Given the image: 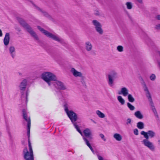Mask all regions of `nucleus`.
<instances>
[{
	"instance_id": "nucleus-1",
	"label": "nucleus",
	"mask_w": 160,
	"mask_h": 160,
	"mask_svg": "<svg viewBox=\"0 0 160 160\" xmlns=\"http://www.w3.org/2000/svg\"><path fill=\"white\" fill-rule=\"evenodd\" d=\"M140 133L141 135H143L144 137L145 138V139H143L142 141V143L152 151H154L155 149V146L153 143L150 142L148 139L149 138H152L155 136V132L153 131L149 130L147 132L142 131Z\"/></svg>"
},
{
	"instance_id": "nucleus-2",
	"label": "nucleus",
	"mask_w": 160,
	"mask_h": 160,
	"mask_svg": "<svg viewBox=\"0 0 160 160\" xmlns=\"http://www.w3.org/2000/svg\"><path fill=\"white\" fill-rule=\"evenodd\" d=\"M18 21L20 24L29 33L31 36L34 39L37 40V42H39L40 40L38 35L36 32L33 30L32 28L28 23H27L23 19L21 18H18Z\"/></svg>"
},
{
	"instance_id": "nucleus-3",
	"label": "nucleus",
	"mask_w": 160,
	"mask_h": 160,
	"mask_svg": "<svg viewBox=\"0 0 160 160\" xmlns=\"http://www.w3.org/2000/svg\"><path fill=\"white\" fill-rule=\"evenodd\" d=\"M27 84V80L26 79H23L20 83L19 86L20 89L21 90V92L22 94L21 98L23 100H25L27 104L28 102V95L29 91L27 90L25 94L24 93V91H25Z\"/></svg>"
},
{
	"instance_id": "nucleus-4",
	"label": "nucleus",
	"mask_w": 160,
	"mask_h": 160,
	"mask_svg": "<svg viewBox=\"0 0 160 160\" xmlns=\"http://www.w3.org/2000/svg\"><path fill=\"white\" fill-rule=\"evenodd\" d=\"M42 77L49 86L51 85V81H56L57 79L55 75L50 72H46L42 73Z\"/></svg>"
},
{
	"instance_id": "nucleus-5",
	"label": "nucleus",
	"mask_w": 160,
	"mask_h": 160,
	"mask_svg": "<svg viewBox=\"0 0 160 160\" xmlns=\"http://www.w3.org/2000/svg\"><path fill=\"white\" fill-rule=\"evenodd\" d=\"M65 111L68 117H69L72 123H74L78 119L77 114L72 110L69 111L67 105H64Z\"/></svg>"
},
{
	"instance_id": "nucleus-6",
	"label": "nucleus",
	"mask_w": 160,
	"mask_h": 160,
	"mask_svg": "<svg viewBox=\"0 0 160 160\" xmlns=\"http://www.w3.org/2000/svg\"><path fill=\"white\" fill-rule=\"evenodd\" d=\"M38 28L47 37L51 38L52 39L57 41L61 42L62 40L58 36L49 32L48 31L42 28L40 26H37Z\"/></svg>"
},
{
	"instance_id": "nucleus-7",
	"label": "nucleus",
	"mask_w": 160,
	"mask_h": 160,
	"mask_svg": "<svg viewBox=\"0 0 160 160\" xmlns=\"http://www.w3.org/2000/svg\"><path fill=\"white\" fill-rule=\"evenodd\" d=\"M108 84L112 86L113 84L114 80L118 77V73L114 70H112L110 71L108 75Z\"/></svg>"
},
{
	"instance_id": "nucleus-8",
	"label": "nucleus",
	"mask_w": 160,
	"mask_h": 160,
	"mask_svg": "<svg viewBox=\"0 0 160 160\" xmlns=\"http://www.w3.org/2000/svg\"><path fill=\"white\" fill-rule=\"evenodd\" d=\"M28 151L27 147H25L23 151V157L25 160H34L33 150Z\"/></svg>"
},
{
	"instance_id": "nucleus-9",
	"label": "nucleus",
	"mask_w": 160,
	"mask_h": 160,
	"mask_svg": "<svg viewBox=\"0 0 160 160\" xmlns=\"http://www.w3.org/2000/svg\"><path fill=\"white\" fill-rule=\"evenodd\" d=\"M92 23L95 27L96 31L100 35H102L103 33V31L102 28L101 24L96 20H93L92 21Z\"/></svg>"
},
{
	"instance_id": "nucleus-10",
	"label": "nucleus",
	"mask_w": 160,
	"mask_h": 160,
	"mask_svg": "<svg viewBox=\"0 0 160 160\" xmlns=\"http://www.w3.org/2000/svg\"><path fill=\"white\" fill-rule=\"evenodd\" d=\"M23 116V118L27 122V128H28V138H29L30 136V131L31 126V120L30 118L29 117L28 118L27 115L26 113V110L23 109L22 111Z\"/></svg>"
},
{
	"instance_id": "nucleus-11",
	"label": "nucleus",
	"mask_w": 160,
	"mask_h": 160,
	"mask_svg": "<svg viewBox=\"0 0 160 160\" xmlns=\"http://www.w3.org/2000/svg\"><path fill=\"white\" fill-rule=\"evenodd\" d=\"M54 85L55 87L58 89L62 90H66L67 89L66 86L64 83L60 81H56L54 82Z\"/></svg>"
},
{
	"instance_id": "nucleus-12",
	"label": "nucleus",
	"mask_w": 160,
	"mask_h": 160,
	"mask_svg": "<svg viewBox=\"0 0 160 160\" xmlns=\"http://www.w3.org/2000/svg\"><path fill=\"white\" fill-rule=\"evenodd\" d=\"M83 133L85 137L88 138L89 140H90L92 139V134L91 130L88 128H87L85 129L83 131Z\"/></svg>"
},
{
	"instance_id": "nucleus-13",
	"label": "nucleus",
	"mask_w": 160,
	"mask_h": 160,
	"mask_svg": "<svg viewBox=\"0 0 160 160\" xmlns=\"http://www.w3.org/2000/svg\"><path fill=\"white\" fill-rule=\"evenodd\" d=\"M33 6L35 7L39 11L41 12L43 14V15L46 17L49 18V19L51 18V17L46 12L44 11L40 8L39 7H38V6H36L34 4H33Z\"/></svg>"
},
{
	"instance_id": "nucleus-14",
	"label": "nucleus",
	"mask_w": 160,
	"mask_h": 160,
	"mask_svg": "<svg viewBox=\"0 0 160 160\" xmlns=\"http://www.w3.org/2000/svg\"><path fill=\"white\" fill-rule=\"evenodd\" d=\"M143 88H144V91L146 92V96L148 98V101L152 99L150 92L146 84H144Z\"/></svg>"
},
{
	"instance_id": "nucleus-15",
	"label": "nucleus",
	"mask_w": 160,
	"mask_h": 160,
	"mask_svg": "<svg viewBox=\"0 0 160 160\" xmlns=\"http://www.w3.org/2000/svg\"><path fill=\"white\" fill-rule=\"evenodd\" d=\"M71 72L74 76L75 77H82V74L81 72L77 71L74 68H72L71 69Z\"/></svg>"
},
{
	"instance_id": "nucleus-16",
	"label": "nucleus",
	"mask_w": 160,
	"mask_h": 160,
	"mask_svg": "<svg viewBox=\"0 0 160 160\" xmlns=\"http://www.w3.org/2000/svg\"><path fill=\"white\" fill-rule=\"evenodd\" d=\"M128 90L127 88L125 87H123L121 89L120 91L118 92L119 94H122L124 96H126L128 95Z\"/></svg>"
},
{
	"instance_id": "nucleus-17",
	"label": "nucleus",
	"mask_w": 160,
	"mask_h": 160,
	"mask_svg": "<svg viewBox=\"0 0 160 160\" xmlns=\"http://www.w3.org/2000/svg\"><path fill=\"white\" fill-rule=\"evenodd\" d=\"M10 40V34L9 33H7L6 34L3 40V42L5 46L8 45L9 42Z\"/></svg>"
},
{
	"instance_id": "nucleus-18",
	"label": "nucleus",
	"mask_w": 160,
	"mask_h": 160,
	"mask_svg": "<svg viewBox=\"0 0 160 160\" xmlns=\"http://www.w3.org/2000/svg\"><path fill=\"white\" fill-rule=\"evenodd\" d=\"M9 50L12 57L13 58L15 56V49L14 47H10Z\"/></svg>"
},
{
	"instance_id": "nucleus-19",
	"label": "nucleus",
	"mask_w": 160,
	"mask_h": 160,
	"mask_svg": "<svg viewBox=\"0 0 160 160\" xmlns=\"http://www.w3.org/2000/svg\"><path fill=\"white\" fill-rule=\"evenodd\" d=\"M85 46L86 49L88 51H89L92 50V45L89 41H87L85 42Z\"/></svg>"
},
{
	"instance_id": "nucleus-20",
	"label": "nucleus",
	"mask_w": 160,
	"mask_h": 160,
	"mask_svg": "<svg viewBox=\"0 0 160 160\" xmlns=\"http://www.w3.org/2000/svg\"><path fill=\"white\" fill-rule=\"evenodd\" d=\"M83 139L85 141L86 144L90 148L92 152H94L93 149L89 143L88 140L84 137H83Z\"/></svg>"
},
{
	"instance_id": "nucleus-21",
	"label": "nucleus",
	"mask_w": 160,
	"mask_h": 160,
	"mask_svg": "<svg viewBox=\"0 0 160 160\" xmlns=\"http://www.w3.org/2000/svg\"><path fill=\"white\" fill-rule=\"evenodd\" d=\"M149 102L150 105L152 108V110L153 112V113L157 112L156 110L155 107L154 103L153 102L152 99L148 101Z\"/></svg>"
},
{
	"instance_id": "nucleus-22",
	"label": "nucleus",
	"mask_w": 160,
	"mask_h": 160,
	"mask_svg": "<svg viewBox=\"0 0 160 160\" xmlns=\"http://www.w3.org/2000/svg\"><path fill=\"white\" fill-rule=\"evenodd\" d=\"M113 138L117 141H120L122 140V136L118 133H115L113 135Z\"/></svg>"
},
{
	"instance_id": "nucleus-23",
	"label": "nucleus",
	"mask_w": 160,
	"mask_h": 160,
	"mask_svg": "<svg viewBox=\"0 0 160 160\" xmlns=\"http://www.w3.org/2000/svg\"><path fill=\"white\" fill-rule=\"evenodd\" d=\"M134 115L137 118L139 119H141L143 118V116L139 111L135 112L134 113Z\"/></svg>"
},
{
	"instance_id": "nucleus-24",
	"label": "nucleus",
	"mask_w": 160,
	"mask_h": 160,
	"mask_svg": "<svg viewBox=\"0 0 160 160\" xmlns=\"http://www.w3.org/2000/svg\"><path fill=\"white\" fill-rule=\"evenodd\" d=\"M137 128L140 129H142L144 128V124L142 122H139L137 123Z\"/></svg>"
},
{
	"instance_id": "nucleus-25",
	"label": "nucleus",
	"mask_w": 160,
	"mask_h": 160,
	"mask_svg": "<svg viewBox=\"0 0 160 160\" xmlns=\"http://www.w3.org/2000/svg\"><path fill=\"white\" fill-rule=\"evenodd\" d=\"M96 113L99 118H103L105 117L104 114L99 110H97Z\"/></svg>"
},
{
	"instance_id": "nucleus-26",
	"label": "nucleus",
	"mask_w": 160,
	"mask_h": 160,
	"mask_svg": "<svg viewBox=\"0 0 160 160\" xmlns=\"http://www.w3.org/2000/svg\"><path fill=\"white\" fill-rule=\"evenodd\" d=\"M117 99L119 102H120L122 105H123L125 103V100L122 98V96H118Z\"/></svg>"
},
{
	"instance_id": "nucleus-27",
	"label": "nucleus",
	"mask_w": 160,
	"mask_h": 160,
	"mask_svg": "<svg viewBox=\"0 0 160 160\" xmlns=\"http://www.w3.org/2000/svg\"><path fill=\"white\" fill-rule=\"evenodd\" d=\"M128 99L129 102H133L135 101V99L132 95L129 94L128 95Z\"/></svg>"
},
{
	"instance_id": "nucleus-28",
	"label": "nucleus",
	"mask_w": 160,
	"mask_h": 160,
	"mask_svg": "<svg viewBox=\"0 0 160 160\" xmlns=\"http://www.w3.org/2000/svg\"><path fill=\"white\" fill-rule=\"evenodd\" d=\"M126 5L127 6V8L128 9H131L132 8V5L131 2H128L126 3Z\"/></svg>"
},
{
	"instance_id": "nucleus-29",
	"label": "nucleus",
	"mask_w": 160,
	"mask_h": 160,
	"mask_svg": "<svg viewBox=\"0 0 160 160\" xmlns=\"http://www.w3.org/2000/svg\"><path fill=\"white\" fill-rule=\"evenodd\" d=\"M127 105L128 107L131 110L133 111L134 110L135 108V107L133 106L129 102H128Z\"/></svg>"
},
{
	"instance_id": "nucleus-30",
	"label": "nucleus",
	"mask_w": 160,
	"mask_h": 160,
	"mask_svg": "<svg viewBox=\"0 0 160 160\" xmlns=\"http://www.w3.org/2000/svg\"><path fill=\"white\" fill-rule=\"evenodd\" d=\"M58 97L59 98V99H61V100H63L64 99V98L63 97L62 94L60 91H59L58 92Z\"/></svg>"
},
{
	"instance_id": "nucleus-31",
	"label": "nucleus",
	"mask_w": 160,
	"mask_h": 160,
	"mask_svg": "<svg viewBox=\"0 0 160 160\" xmlns=\"http://www.w3.org/2000/svg\"><path fill=\"white\" fill-rule=\"evenodd\" d=\"M117 50L119 52H122L123 50V47L122 46H118L117 47Z\"/></svg>"
},
{
	"instance_id": "nucleus-32",
	"label": "nucleus",
	"mask_w": 160,
	"mask_h": 160,
	"mask_svg": "<svg viewBox=\"0 0 160 160\" xmlns=\"http://www.w3.org/2000/svg\"><path fill=\"white\" fill-rule=\"evenodd\" d=\"M84 78L83 77H82L81 82L84 86L86 87V83L84 80Z\"/></svg>"
},
{
	"instance_id": "nucleus-33",
	"label": "nucleus",
	"mask_w": 160,
	"mask_h": 160,
	"mask_svg": "<svg viewBox=\"0 0 160 160\" xmlns=\"http://www.w3.org/2000/svg\"><path fill=\"white\" fill-rule=\"evenodd\" d=\"M150 78L152 81H154L156 79V76L154 74H152L150 77Z\"/></svg>"
},
{
	"instance_id": "nucleus-34",
	"label": "nucleus",
	"mask_w": 160,
	"mask_h": 160,
	"mask_svg": "<svg viewBox=\"0 0 160 160\" xmlns=\"http://www.w3.org/2000/svg\"><path fill=\"white\" fill-rule=\"evenodd\" d=\"M28 147H29V150H32V147L31 146V144L30 142L29 138L28 139Z\"/></svg>"
},
{
	"instance_id": "nucleus-35",
	"label": "nucleus",
	"mask_w": 160,
	"mask_h": 160,
	"mask_svg": "<svg viewBox=\"0 0 160 160\" xmlns=\"http://www.w3.org/2000/svg\"><path fill=\"white\" fill-rule=\"evenodd\" d=\"M133 133L134 134L136 135H138V131L137 129L136 128L134 129L133 130Z\"/></svg>"
},
{
	"instance_id": "nucleus-36",
	"label": "nucleus",
	"mask_w": 160,
	"mask_h": 160,
	"mask_svg": "<svg viewBox=\"0 0 160 160\" xmlns=\"http://www.w3.org/2000/svg\"><path fill=\"white\" fill-rule=\"evenodd\" d=\"M131 119L129 118H128L127 120L126 124L128 125L131 124Z\"/></svg>"
},
{
	"instance_id": "nucleus-37",
	"label": "nucleus",
	"mask_w": 160,
	"mask_h": 160,
	"mask_svg": "<svg viewBox=\"0 0 160 160\" xmlns=\"http://www.w3.org/2000/svg\"><path fill=\"white\" fill-rule=\"evenodd\" d=\"M99 136L104 141H106V139L104 138V136L103 134L101 133L99 134Z\"/></svg>"
},
{
	"instance_id": "nucleus-38",
	"label": "nucleus",
	"mask_w": 160,
	"mask_h": 160,
	"mask_svg": "<svg viewBox=\"0 0 160 160\" xmlns=\"http://www.w3.org/2000/svg\"><path fill=\"white\" fill-rule=\"evenodd\" d=\"M72 123L73 124V125L74 126L75 128L77 130L79 128V127H78V126L77 125L76 122H76H74V123Z\"/></svg>"
},
{
	"instance_id": "nucleus-39",
	"label": "nucleus",
	"mask_w": 160,
	"mask_h": 160,
	"mask_svg": "<svg viewBox=\"0 0 160 160\" xmlns=\"http://www.w3.org/2000/svg\"><path fill=\"white\" fill-rule=\"evenodd\" d=\"M97 156L98 159L99 160H104V159L102 157L100 156L98 154H97Z\"/></svg>"
},
{
	"instance_id": "nucleus-40",
	"label": "nucleus",
	"mask_w": 160,
	"mask_h": 160,
	"mask_svg": "<svg viewBox=\"0 0 160 160\" xmlns=\"http://www.w3.org/2000/svg\"><path fill=\"white\" fill-rule=\"evenodd\" d=\"M156 28L157 29H160V24L156 25Z\"/></svg>"
},
{
	"instance_id": "nucleus-41",
	"label": "nucleus",
	"mask_w": 160,
	"mask_h": 160,
	"mask_svg": "<svg viewBox=\"0 0 160 160\" xmlns=\"http://www.w3.org/2000/svg\"><path fill=\"white\" fill-rule=\"evenodd\" d=\"M77 131L82 136H83V134H82V132L81 131L80 129V128L78 129Z\"/></svg>"
},
{
	"instance_id": "nucleus-42",
	"label": "nucleus",
	"mask_w": 160,
	"mask_h": 160,
	"mask_svg": "<svg viewBox=\"0 0 160 160\" xmlns=\"http://www.w3.org/2000/svg\"><path fill=\"white\" fill-rule=\"evenodd\" d=\"M155 116L157 118H158L159 117L157 112L154 113Z\"/></svg>"
},
{
	"instance_id": "nucleus-43",
	"label": "nucleus",
	"mask_w": 160,
	"mask_h": 160,
	"mask_svg": "<svg viewBox=\"0 0 160 160\" xmlns=\"http://www.w3.org/2000/svg\"><path fill=\"white\" fill-rule=\"evenodd\" d=\"M156 18L158 20H160V15H158L156 16Z\"/></svg>"
},
{
	"instance_id": "nucleus-44",
	"label": "nucleus",
	"mask_w": 160,
	"mask_h": 160,
	"mask_svg": "<svg viewBox=\"0 0 160 160\" xmlns=\"http://www.w3.org/2000/svg\"><path fill=\"white\" fill-rule=\"evenodd\" d=\"M142 82H141L143 86H144V84H146L145 82H144L143 80L142 79Z\"/></svg>"
},
{
	"instance_id": "nucleus-45",
	"label": "nucleus",
	"mask_w": 160,
	"mask_h": 160,
	"mask_svg": "<svg viewBox=\"0 0 160 160\" xmlns=\"http://www.w3.org/2000/svg\"><path fill=\"white\" fill-rule=\"evenodd\" d=\"M136 0L140 3H142V0Z\"/></svg>"
},
{
	"instance_id": "nucleus-46",
	"label": "nucleus",
	"mask_w": 160,
	"mask_h": 160,
	"mask_svg": "<svg viewBox=\"0 0 160 160\" xmlns=\"http://www.w3.org/2000/svg\"><path fill=\"white\" fill-rule=\"evenodd\" d=\"M91 54L92 55H96V53L94 52H92Z\"/></svg>"
},
{
	"instance_id": "nucleus-47",
	"label": "nucleus",
	"mask_w": 160,
	"mask_h": 160,
	"mask_svg": "<svg viewBox=\"0 0 160 160\" xmlns=\"http://www.w3.org/2000/svg\"><path fill=\"white\" fill-rule=\"evenodd\" d=\"M2 31L0 29V37L2 36Z\"/></svg>"
},
{
	"instance_id": "nucleus-48",
	"label": "nucleus",
	"mask_w": 160,
	"mask_h": 160,
	"mask_svg": "<svg viewBox=\"0 0 160 160\" xmlns=\"http://www.w3.org/2000/svg\"><path fill=\"white\" fill-rule=\"evenodd\" d=\"M92 122L94 123H96V122H95V121H94V120H93L92 119Z\"/></svg>"
},
{
	"instance_id": "nucleus-49",
	"label": "nucleus",
	"mask_w": 160,
	"mask_h": 160,
	"mask_svg": "<svg viewBox=\"0 0 160 160\" xmlns=\"http://www.w3.org/2000/svg\"><path fill=\"white\" fill-rule=\"evenodd\" d=\"M158 54H159V55H160V51H158Z\"/></svg>"
},
{
	"instance_id": "nucleus-50",
	"label": "nucleus",
	"mask_w": 160,
	"mask_h": 160,
	"mask_svg": "<svg viewBox=\"0 0 160 160\" xmlns=\"http://www.w3.org/2000/svg\"><path fill=\"white\" fill-rule=\"evenodd\" d=\"M158 142L160 144V140H158Z\"/></svg>"
},
{
	"instance_id": "nucleus-51",
	"label": "nucleus",
	"mask_w": 160,
	"mask_h": 160,
	"mask_svg": "<svg viewBox=\"0 0 160 160\" xmlns=\"http://www.w3.org/2000/svg\"><path fill=\"white\" fill-rule=\"evenodd\" d=\"M18 31H20V29H19L18 30Z\"/></svg>"
},
{
	"instance_id": "nucleus-52",
	"label": "nucleus",
	"mask_w": 160,
	"mask_h": 160,
	"mask_svg": "<svg viewBox=\"0 0 160 160\" xmlns=\"http://www.w3.org/2000/svg\"><path fill=\"white\" fill-rule=\"evenodd\" d=\"M96 14L97 15H99V14H98V13H96Z\"/></svg>"
}]
</instances>
